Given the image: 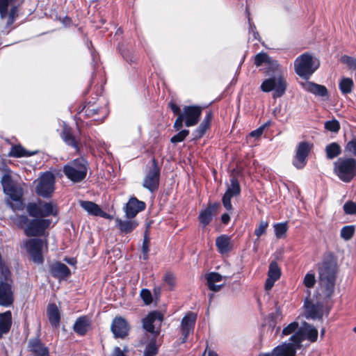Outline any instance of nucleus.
Here are the masks:
<instances>
[{"label":"nucleus","instance_id":"obj_1","mask_svg":"<svg viewBox=\"0 0 356 356\" xmlns=\"http://www.w3.org/2000/svg\"><path fill=\"white\" fill-rule=\"evenodd\" d=\"M317 267L321 290L325 297L330 298L334 290L337 273V261L334 255L331 252L325 254Z\"/></svg>","mask_w":356,"mask_h":356},{"label":"nucleus","instance_id":"obj_2","mask_svg":"<svg viewBox=\"0 0 356 356\" xmlns=\"http://www.w3.org/2000/svg\"><path fill=\"white\" fill-rule=\"evenodd\" d=\"M89 165L88 161L81 157L75 159L63 166V172L65 177L74 183H80L87 175Z\"/></svg>","mask_w":356,"mask_h":356},{"label":"nucleus","instance_id":"obj_3","mask_svg":"<svg viewBox=\"0 0 356 356\" xmlns=\"http://www.w3.org/2000/svg\"><path fill=\"white\" fill-rule=\"evenodd\" d=\"M333 172L343 182H350L356 177V159L339 158L333 163Z\"/></svg>","mask_w":356,"mask_h":356},{"label":"nucleus","instance_id":"obj_4","mask_svg":"<svg viewBox=\"0 0 356 356\" xmlns=\"http://www.w3.org/2000/svg\"><path fill=\"white\" fill-rule=\"evenodd\" d=\"M1 171L3 175L0 182L3 193L15 202L21 201L24 194L23 188L20 184L13 179V171L7 165L3 166Z\"/></svg>","mask_w":356,"mask_h":356},{"label":"nucleus","instance_id":"obj_5","mask_svg":"<svg viewBox=\"0 0 356 356\" xmlns=\"http://www.w3.org/2000/svg\"><path fill=\"white\" fill-rule=\"evenodd\" d=\"M202 114V108L198 106H185L182 113L177 118L173 127L176 131L180 130L183 127V122L188 127L196 125Z\"/></svg>","mask_w":356,"mask_h":356},{"label":"nucleus","instance_id":"obj_6","mask_svg":"<svg viewBox=\"0 0 356 356\" xmlns=\"http://www.w3.org/2000/svg\"><path fill=\"white\" fill-rule=\"evenodd\" d=\"M261 90L264 92L273 91V98H279L282 97L286 90L287 83L284 78L281 76H273L265 79L261 85Z\"/></svg>","mask_w":356,"mask_h":356},{"label":"nucleus","instance_id":"obj_7","mask_svg":"<svg viewBox=\"0 0 356 356\" xmlns=\"http://www.w3.org/2000/svg\"><path fill=\"white\" fill-rule=\"evenodd\" d=\"M163 320V315L158 311H154L147 314L143 321V327L147 332L146 337L149 338L148 334H151L150 337H158L161 332V325Z\"/></svg>","mask_w":356,"mask_h":356},{"label":"nucleus","instance_id":"obj_8","mask_svg":"<svg viewBox=\"0 0 356 356\" xmlns=\"http://www.w3.org/2000/svg\"><path fill=\"white\" fill-rule=\"evenodd\" d=\"M161 176V168L155 158L152 159V165L148 169L143 182V186L153 193L158 190Z\"/></svg>","mask_w":356,"mask_h":356},{"label":"nucleus","instance_id":"obj_9","mask_svg":"<svg viewBox=\"0 0 356 356\" xmlns=\"http://www.w3.org/2000/svg\"><path fill=\"white\" fill-rule=\"evenodd\" d=\"M51 220L44 218H34L31 220L24 229L26 236H42L49 227Z\"/></svg>","mask_w":356,"mask_h":356},{"label":"nucleus","instance_id":"obj_10","mask_svg":"<svg viewBox=\"0 0 356 356\" xmlns=\"http://www.w3.org/2000/svg\"><path fill=\"white\" fill-rule=\"evenodd\" d=\"M24 247L34 263L41 264L44 262L42 256L43 241L42 239L38 238L27 239L24 243Z\"/></svg>","mask_w":356,"mask_h":356},{"label":"nucleus","instance_id":"obj_11","mask_svg":"<svg viewBox=\"0 0 356 356\" xmlns=\"http://www.w3.org/2000/svg\"><path fill=\"white\" fill-rule=\"evenodd\" d=\"M55 177L49 172L44 173L40 178L35 191L38 195L49 197L54 191Z\"/></svg>","mask_w":356,"mask_h":356},{"label":"nucleus","instance_id":"obj_12","mask_svg":"<svg viewBox=\"0 0 356 356\" xmlns=\"http://www.w3.org/2000/svg\"><path fill=\"white\" fill-rule=\"evenodd\" d=\"M318 330L313 325L305 323L304 327L298 329L289 339L290 341H296L297 343H302L305 339L313 343L317 341Z\"/></svg>","mask_w":356,"mask_h":356},{"label":"nucleus","instance_id":"obj_13","mask_svg":"<svg viewBox=\"0 0 356 356\" xmlns=\"http://www.w3.org/2000/svg\"><path fill=\"white\" fill-rule=\"evenodd\" d=\"M0 281V305L9 307L14 302L13 280L10 277Z\"/></svg>","mask_w":356,"mask_h":356},{"label":"nucleus","instance_id":"obj_14","mask_svg":"<svg viewBox=\"0 0 356 356\" xmlns=\"http://www.w3.org/2000/svg\"><path fill=\"white\" fill-rule=\"evenodd\" d=\"M313 147V144L303 141L300 142L297 147L296 156L293 159V165L297 169H302L307 164V157Z\"/></svg>","mask_w":356,"mask_h":356},{"label":"nucleus","instance_id":"obj_15","mask_svg":"<svg viewBox=\"0 0 356 356\" xmlns=\"http://www.w3.org/2000/svg\"><path fill=\"white\" fill-rule=\"evenodd\" d=\"M111 330L115 339H123L129 335L130 325L124 318L120 316H117L112 321Z\"/></svg>","mask_w":356,"mask_h":356},{"label":"nucleus","instance_id":"obj_16","mask_svg":"<svg viewBox=\"0 0 356 356\" xmlns=\"http://www.w3.org/2000/svg\"><path fill=\"white\" fill-rule=\"evenodd\" d=\"M60 137L65 143L72 147L76 153L80 152L81 147V138L74 133L71 127L64 125L60 133Z\"/></svg>","mask_w":356,"mask_h":356},{"label":"nucleus","instance_id":"obj_17","mask_svg":"<svg viewBox=\"0 0 356 356\" xmlns=\"http://www.w3.org/2000/svg\"><path fill=\"white\" fill-rule=\"evenodd\" d=\"M241 193V186L239 182L236 177H232L230 179V184L222 197V204L226 210L232 211L233 207L231 203V199L234 196L239 195Z\"/></svg>","mask_w":356,"mask_h":356},{"label":"nucleus","instance_id":"obj_18","mask_svg":"<svg viewBox=\"0 0 356 356\" xmlns=\"http://www.w3.org/2000/svg\"><path fill=\"white\" fill-rule=\"evenodd\" d=\"M301 346V343L289 340V343H283L274 348L271 356H296V351L300 349Z\"/></svg>","mask_w":356,"mask_h":356},{"label":"nucleus","instance_id":"obj_19","mask_svg":"<svg viewBox=\"0 0 356 356\" xmlns=\"http://www.w3.org/2000/svg\"><path fill=\"white\" fill-rule=\"evenodd\" d=\"M305 317L309 319H322L323 316V304L321 302H314L309 299L305 301Z\"/></svg>","mask_w":356,"mask_h":356},{"label":"nucleus","instance_id":"obj_20","mask_svg":"<svg viewBox=\"0 0 356 356\" xmlns=\"http://www.w3.org/2000/svg\"><path fill=\"white\" fill-rule=\"evenodd\" d=\"M146 204L136 197H131L124 207V212L128 218H134L139 212L145 210Z\"/></svg>","mask_w":356,"mask_h":356},{"label":"nucleus","instance_id":"obj_21","mask_svg":"<svg viewBox=\"0 0 356 356\" xmlns=\"http://www.w3.org/2000/svg\"><path fill=\"white\" fill-rule=\"evenodd\" d=\"M196 317V314L190 312L182 318L181 323V330L183 335L182 343H185L187 341L188 335L193 331Z\"/></svg>","mask_w":356,"mask_h":356},{"label":"nucleus","instance_id":"obj_22","mask_svg":"<svg viewBox=\"0 0 356 356\" xmlns=\"http://www.w3.org/2000/svg\"><path fill=\"white\" fill-rule=\"evenodd\" d=\"M28 349L33 356H49V349L41 341L39 335L29 341Z\"/></svg>","mask_w":356,"mask_h":356},{"label":"nucleus","instance_id":"obj_23","mask_svg":"<svg viewBox=\"0 0 356 356\" xmlns=\"http://www.w3.org/2000/svg\"><path fill=\"white\" fill-rule=\"evenodd\" d=\"M49 272L52 277L59 280H65L71 275L70 269L61 262H56L49 267Z\"/></svg>","mask_w":356,"mask_h":356},{"label":"nucleus","instance_id":"obj_24","mask_svg":"<svg viewBox=\"0 0 356 356\" xmlns=\"http://www.w3.org/2000/svg\"><path fill=\"white\" fill-rule=\"evenodd\" d=\"M319 60L309 52H305L298 56L294 60V67H319Z\"/></svg>","mask_w":356,"mask_h":356},{"label":"nucleus","instance_id":"obj_25","mask_svg":"<svg viewBox=\"0 0 356 356\" xmlns=\"http://www.w3.org/2000/svg\"><path fill=\"white\" fill-rule=\"evenodd\" d=\"M84 113V115L88 118H92L94 120H103L106 114L105 109L99 108L94 104L84 105L83 108L79 111V114Z\"/></svg>","mask_w":356,"mask_h":356},{"label":"nucleus","instance_id":"obj_26","mask_svg":"<svg viewBox=\"0 0 356 356\" xmlns=\"http://www.w3.org/2000/svg\"><path fill=\"white\" fill-rule=\"evenodd\" d=\"M79 205L87 211L89 215L99 216L106 219L111 218L109 214L104 211L98 204L93 202L81 200L79 201Z\"/></svg>","mask_w":356,"mask_h":356},{"label":"nucleus","instance_id":"obj_27","mask_svg":"<svg viewBox=\"0 0 356 356\" xmlns=\"http://www.w3.org/2000/svg\"><path fill=\"white\" fill-rule=\"evenodd\" d=\"M300 84L305 90L316 96L321 97H327L328 96L327 89L323 85H319L311 81L302 82Z\"/></svg>","mask_w":356,"mask_h":356},{"label":"nucleus","instance_id":"obj_28","mask_svg":"<svg viewBox=\"0 0 356 356\" xmlns=\"http://www.w3.org/2000/svg\"><path fill=\"white\" fill-rule=\"evenodd\" d=\"M220 207V204L218 202L213 204H209L208 207L203 211H202L199 215V220L200 223L206 227L212 220L213 213L216 212Z\"/></svg>","mask_w":356,"mask_h":356},{"label":"nucleus","instance_id":"obj_29","mask_svg":"<svg viewBox=\"0 0 356 356\" xmlns=\"http://www.w3.org/2000/svg\"><path fill=\"white\" fill-rule=\"evenodd\" d=\"M91 327V320L87 316L79 317L74 325V331L80 336H84Z\"/></svg>","mask_w":356,"mask_h":356},{"label":"nucleus","instance_id":"obj_30","mask_svg":"<svg viewBox=\"0 0 356 356\" xmlns=\"http://www.w3.org/2000/svg\"><path fill=\"white\" fill-rule=\"evenodd\" d=\"M216 246L218 252L221 254L229 252L233 248L231 236L226 234L218 236L216 239Z\"/></svg>","mask_w":356,"mask_h":356},{"label":"nucleus","instance_id":"obj_31","mask_svg":"<svg viewBox=\"0 0 356 356\" xmlns=\"http://www.w3.org/2000/svg\"><path fill=\"white\" fill-rule=\"evenodd\" d=\"M12 323L13 318L10 311L0 313V339L10 332Z\"/></svg>","mask_w":356,"mask_h":356},{"label":"nucleus","instance_id":"obj_32","mask_svg":"<svg viewBox=\"0 0 356 356\" xmlns=\"http://www.w3.org/2000/svg\"><path fill=\"white\" fill-rule=\"evenodd\" d=\"M47 314L51 325L55 327H58L60 325V314L55 303L48 305Z\"/></svg>","mask_w":356,"mask_h":356},{"label":"nucleus","instance_id":"obj_33","mask_svg":"<svg viewBox=\"0 0 356 356\" xmlns=\"http://www.w3.org/2000/svg\"><path fill=\"white\" fill-rule=\"evenodd\" d=\"M254 64L259 67L262 65H268V67H278L277 61L270 57L266 53H259L254 57Z\"/></svg>","mask_w":356,"mask_h":356},{"label":"nucleus","instance_id":"obj_34","mask_svg":"<svg viewBox=\"0 0 356 356\" xmlns=\"http://www.w3.org/2000/svg\"><path fill=\"white\" fill-rule=\"evenodd\" d=\"M115 221L120 232L124 234L131 233L138 225L136 220H122L117 218Z\"/></svg>","mask_w":356,"mask_h":356},{"label":"nucleus","instance_id":"obj_35","mask_svg":"<svg viewBox=\"0 0 356 356\" xmlns=\"http://www.w3.org/2000/svg\"><path fill=\"white\" fill-rule=\"evenodd\" d=\"M325 151L327 159L332 160L341 154V147L337 143L333 142L325 147Z\"/></svg>","mask_w":356,"mask_h":356},{"label":"nucleus","instance_id":"obj_36","mask_svg":"<svg viewBox=\"0 0 356 356\" xmlns=\"http://www.w3.org/2000/svg\"><path fill=\"white\" fill-rule=\"evenodd\" d=\"M41 218L48 217L49 216H56L58 213L57 207L52 202H44L40 204Z\"/></svg>","mask_w":356,"mask_h":356},{"label":"nucleus","instance_id":"obj_37","mask_svg":"<svg viewBox=\"0 0 356 356\" xmlns=\"http://www.w3.org/2000/svg\"><path fill=\"white\" fill-rule=\"evenodd\" d=\"M157 337H150L144 350L143 356H155L159 351V346L156 344Z\"/></svg>","mask_w":356,"mask_h":356},{"label":"nucleus","instance_id":"obj_38","mask_svg":"<svg viewBox=\"0 0 356 356\" xmlns=\"http://www.w3.org/2000/svg\"><path fill=\"white\" fill-rule=\"evenodd\" d=\"M353 81L350 78H342L339 83V88L343 95L349 94L352 92Z\"/></svg>","mask_w":356,"mask_h":356},{"label":"nucleus","instance_id":"obj_39","mask_svg":"<svg viewBox=\"0 0 356 356\" xmlns=\"http://www.w3.org/2000/svg\"><path fill=\"white\" fill-rule=\"evenodd\" d=\"M33 153L29 152L21 145H15L12 147L10 152L9 153L10 156L13 157H23V156H30L33 155Z\"/></svg>","mask_w":356,"mask_h":356},{"label":"nucleus","instance_id":"obj_40","mask_svg":"<svg viewBox=\"0 0 356 356\" xmlns=\"http://www.w3.org/2000/svg\"><path fill=\"white\" fill-rule=\"evenodd\" d=\"M281 276V269L277 261H273L270 263L268 271V277L278 280Z\"/></svg>","mask_w":356,"mask_h":356},{"label":"nucleus","instance_id":"obj_41","mask_svg":"<svg viewBox=\"0 0 356 356\" xmlns=\"http://www.w3.org/2000/svg\"><path fill=\"white\" fill-rule=\"evenodd\" d=\"M26 211L31 217L35 218H41L42 213L40 209V204H38L36 203H29L26 207Z\"/></svg>","mask_w":356,"mask_h":356},{"label":"nucleus","instance_id":"obj_42","mask_svg":"<svg viewBox=\"0 0 356 356\" xmlns=\"http://www.w3.org/2000/svg\"><path fill=\"white\" fill-rule=\"evenodd\" d=\"M355 232L354 225H347L342 227L340 232L341 237L345 241H349L352 238Z\"/></svg>","mask_w":356,"mask_h":356},{"label":"nucleus","instance_id":"obj_43","mask_svg":"<svg viewBox=\"0 0 356 356\" xmlns=\"http://www.w3.org/2000/svg\"><path fill=\"white\" fill-rule=\"evenodd\" d=\"M274 229L277 238H284L288 229L287 222L277 223L274 225Z\"/></svg>","mask_w":356,"mask_h":356},{"label":"nucleus","instance_id":"obj_44","mask_svg":"<svg viewBox=\"0 0 356 356\" xmlns=\"http://www.w3.org/2000/svg\"><path fill=\"white\" fill-rule=\"evenodd\" d=\"M345 152L356 156V136H353L345 145Z\"/></svg>","mask_w":356,"mask_h":356},{"label":"nucleus","instance_id":"obj_45","mask_svg":"<svg viewBox=\"0 0 356 356\" xmlns=\"http://www.w3.org/2000/svg\"><path fill=\"white\" fill-rule=\"evenodd\" d=\"M343 210L346 215H356V202L348 200L343 206Z\"/></svg>","mask_w":356,"mask_h":356},{"label":"nucleus","instance_id":"obj_46","mask_svg":"<svg viewBox=\"0 0 356 356\" xmlns=\"http://www.w3.org/2000/svg\"><path fill=\"white\" fill-rule=\"evenodd\" d=\"M317 68H295L296 72L300 77L307 80Z\"/></svg>","mask_w":356,"mask_h":356},{"label":"nucleus","instance_id":"obj_47","mask_svg":"<svg viewBox=\"0 0 356 356\" xmlns=\"http://www.w3.org/2000/svg\"><path fill=\"white\" fill-rule=\"evenodd\" d=\"M150 239L148 236L147 232H145L142 245V252L143 259L146 260L148 258V253L149 251Z\"/></svg>","mask_w":356,"mask_h":356},{"label":"nucleus","instance_id":"obj_48","mask_svg":"<svg viewBox=\"0 0 356 356\" xmlns=\"http://www.w3.org/2000/svg\"><path fill=\"white\" fill-rule=\"evenodd\" d=\"M316 283V277L314 273L312 271L308 272L303 280V284L307 288H313Z\"/></svg>","mask_w":356,"mask_h":356},{"label":"nucleus","instance_id":"obj_49","mask_svg":"<svg viewBox=\"0 0 356 356\" xmlns=\"http://www.w3.org/2000/svg\"><path fill=\"white\" fill-rule=\"evenodd\" d=\"M189 131L187 129H184L179 131L178 134L175 135L170 138V142L172 143L176 144L180 142H182L185 140V138L188 136Z\"/></svg>","mask_w":356,"mask_h":356},{"label":"nucleus","instance_id":"obj_50","mask_svg":"<svg viewBox=\"0 0 356 356\" xmlns=\"http://www.w3.org/2000/svg\"><path fill=\"white\" fill-rule=\"evenodd\" d=\"M324 127L327 131L336 133L340 129V124L337 120H332L325 122Z\"/></svg>","mask_w":356,"mask_h":356},{"label":"nucleus","instance_id":"obj_51","mask_svg":"<svg viewBox=\"0 0 356 356\" xmlns=\"http://www.w3.org/2000/svg\"><path fill=\"white\" fill-rule=\"evenodd\" d=\"M298 323L296 321L291 323L282 330V335L287 336L296 333L298 330Z\"/></svg>","mask_w":356,"mask_h":356},{"label":"nucleus","instance_id":"obj_52","mask_svg":"<svg viewBox=\"0 0 356 356\" xmlns=\"http://www.w3.org/2000/svg\"><path fill=\"white\" fill-rule=\"evenodd\" d=\"M129 352V347L126 345L122 348L115 346L109 356H128L127 353Z\"/></svg>","mask_w":356,"mask_h":356},{"label":"nucleus","instance_id":"obj_53","mask_svg":"<svg viewBox=\"0 0 356 356\" xmlns=\"http://www.w3.org/2000/svg\"><path fill=\"white\" fill-rule=\"evenodd\" d=\"M140 296L147 305H150L152 302V296L151 291L147 289H143L140 291Z\"/></svg>","mask_w":356,"mask_h":356},{"label":"nucleus","instance_id":"obj_54","mask_svg":"<svg viewBox=\"0 0 356 356\" xmlns=\"http://www.w3.org/2000/svg\"><path fill=\"white\" fill-rule=\"evenodd\" d=\"M222 277L219 273L215 272L210 273L207 277V285L214 284L216 282L222 281Z\"/></svg>","mask_w":356,"mask_h":356},{"label":"nucleus","instance_id":"obj_55","mask_svg":"<svg viewBox=\"0 0 356 356\" xmlns=\"http://www.w3.org/2000/svg\"><path fill=\"white\" fill-rule=\"evenodd\" d=\"M163 280L169 286L170 290L173 289L176 284V280L172 273L167 272L164 275Z\"/></svg>","mask_w":356,"mask_h":356},{"label":"nucleus","instance_id":"obj_56","mask_svg":"<svg viewBox=\"0 0 356 356\" xmlns=\"http://www.w3.org/2000/svg\"><path fill=\"white\" fill-rule=\"evenodd\" d=\"M340 61L341 64L348 67H356V58L344 55L340 58Z\"/></svg>","mask_w":356,"mask_h":356},{"label":"nucleus","instance_id":"obj_57","mask_svg":"<svg viewBox=\"0 0 356 356\" xmlns=\"http://www.w3.org/2000/svg\"><path fill=\"white\" fill-rule=\"evenodd\" d=\"M210 127L201 122L200 126L194 131L195 138H202Z\"/></svg>","mask_w":356,"mask_h":356},{"label":"nucleus","instance_id":"obj_58","mask_svg":"<svg viewBox=\"0 0 356 356\" xmlns=\"http://www.w3.org/2000/svg\"><path fill=\"white\" fill-rule=\"evenodd\" d=\"M270 121L266 122L265 124H264L262 126L259 127L257 129L251 131L250 134V136L251 137H254V138H259L264 133V129L266 127H268V126H270Z\"/></svg>","mask_w":356,"mask_h":356},{"label":"nucleus","instance_id":"obj_59","mask_svg":"<svg viewBox=\"0 0 356 356\" xmlns=\"http://www.w3.org/2000/svg\"><path fill=\"white\" fill-rule=\"evenodd\" d=\"M268 226V223L266 221H261L258 227L254 230V234L257 237H260L261 235L266 233V229Z\"/></svg>","mask_w":356,"mask_h":356},{"label":"nucleus","instance_id":"obj_60","mask_svg":"<svg viewBox=\"0 0 356 356\" xmlns=\"http://www.w3.org/2000/svg\"><path fill=\"white\" fill-rule=\"evenodd\" d=\"M29 221L30 220H29L27 216L24 215H21L16 218L15 222L18 227L24 228L25 225L27 226Z\"/></svg>","mask_w":356,"mask_h":356},{"label":"nucleus","instance_id":"obj_61","mask_svg":"<svg viewBox=\"0 0 356 356\" xmlns=\"http://www.w3.org/2000/svg\"><path fill=\"white\" fill-rule=\"evenodd\" d=\"M249 22V34L252 35L254 40H259V34L256 29L255 25L250 22V18H248Z\"/></svg>","mask_w":356,"mask_h":356},{"label":"nucleus","instance_id":"obj_62","mask_svg":"<svg viewBox=\"0 0 356 356\" xmlns=\"http://www.w3.org/2000/svg\"><path fill=\"white\" fill-rule=\"evenodd\" d=\"M17 6H13L11 8L10 10V13H9V15H8V24H12L15 19V17L17 16Z\"/></svg>","mask_w":356,"mask_h":356},{"label":"nucleus","instance_id":"obj_63","mask_svg":"<svg viewBox=\"0 0 356 356\" xmlns=\"http://www.w3.org/2000/svg\"><path fill=\"white\" fill-rule=\"evenodd\" d=\"M169 107L170 108L173 113L177 115V117H179V115L182 113L180 108L174 102H170Z\"/></svg>","mask_w":356,"mask_h":356},{"label":"nucleus","instance_id":"obj_64","mask_svg":"<svg viewBox=\"0 0 356 356\" xmlns=\"http://www.w3.org/2000/svg\"><path fill=\"white\" fill-rule=\"evenodd\" d=\"M276 280H274L273 278L268 277L266 283H265V289L266 291L270 290L273 286H274L275 282H276Z\"/></svg>","mask_w":356,"mask_h":356}]
</instances>
